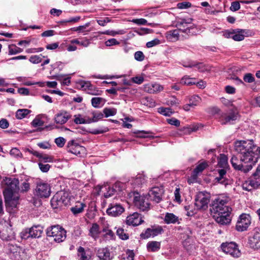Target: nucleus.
Returning a JSON list of instances; mask_svg holds the SVG:
<instances>
[{"label": "nucleus", "mask_w": 260, "mask_h": 260, "mask_svg": "<svg viewBox=\"0 0 260 260\" xmlns=\"http://www.w3.org/2000/svg\"><path fill=\"white\" fill-rule=\"evenodd\" d=\"M235 150L242 155V161L246 163L248 172L260 158V147L252 141H237L234 143Z\"/></svg>", "instance_id": "nucleus-1"}, {"label": "nucleus", "mask_w": 260, "mask_h": 260, "mask_svg": "<svg viewBox=\"0 0 260 260\" xmlns=\"http://www.w3.org/2000/svg\"><path fill=\"white\" fill-rule=\"evenodd\" d=\"M5 181L7 185V187L3 191L5 200L6 201L12 202V204L15 206L19 199L18 193L20 190L18 180L6 178Z\"/></svg>", "instance_id": "nucleus-2"}, {"label": "nucleus", "mask_w": 260, "mask_h": 260, "mask_svg": "<svg viewBox=\"0 0 260 260\" xmlns=\"http://www.w3.org/2000/svg\"><path fill=\"white\" fill-rule=\"evenodd\" d=\"M230 199L226 196H220L215 199L212 202L210 208L212 213H222L225 211H232L230 207L229 202Z\"/></svg>", "instance_id": "nucleus-3"}, {"label": "nucleus", "mask_w": 260, "mask_h": 260, "mask_svg": "<svg viewBox=\"0 0 260 260\" xmlns=\"http://www.w3.org/2000/svg\"><path fill=\"white\" fill-rule=\"evenodd\" d=\"M135 206L140 210L144 211L149 209L150 203L147 196H141L139 192L134 191L129 194Z\"/></svg>", "instance_id": "nucleus-4"}, {"label": "nucleus", "mask_w": 260, "mask_h": 260, "mask_svg": "<svg viewBox=\"0 0 260 260\" xmlns=\"http://www.w3.org/2000/svg\"><path fill=\"white\" fill-rule=\"evenodd\" d=\"M46 234L48 237L53 238L54 241L60 243L66 238V231L61 226L53 225L47 229Z\"/></svg>", "instance_id": "nucleus-5"}, {"label": "nucleus", "mask_w": 260, "mask_h": 260, "mask_svg": "<svg viewBox=\"0 0 260 260\" xmlns=\"http://www.w3.org/2000/svg\"><path fill=\"white\" fill-rule=\"evenodd\" d=\"M210 199L209 193L206 191H200L196 196L194 205L198 209L205 210L208 208Z\"/></svg>", "instance_id": "nucleus-6"}, {"label": "nucleus", "mask_w": 260, "mask_h": 260, "mask_svg": "<svg viewBox=\"0 0 260 260\" xmlns=\"http://www.w3.org/2000/svg\"><path fill=\"white\" fill-rule=\"evenodd\" d=\"M220 247L224 253L229 254L234 257H238L241 255V252L238 249L237 245L234 242L223 243Z\"/></svg>", "instance_id": "nucleus-7"}, {"label": "nucleus", "mask_w": 260, "mask_h": 260, "mask_svg": "<svg viewBox=\"0 0 260 260\" xmlns=\"http://www.w3.org/2000/svg\"><path fill=\"white\" fill-rule=\"evenodd\" d=\"M251 223V217L249 214H242L237 222L236 230L240 232L246 230Z\"/></svg>", "instance_id": "nucleus-8"}, {"label": "nucleus", "mask_w": 260, "mask_h": 260, "mask_svg": "<svg viewBox=\"0 0 260 260\" xmlns=\"http://www.w3.org/2000/svg\"><path fill=\"white\" fill-rule=\"evenodd\" d=\"M51 189L50 185L45 182H40L36 188V194L40 198H48L50 196Z\"/></svg>", "instance_id": "nucleus-9"}, {"label": "nucleus", "mask_w": 260, "mask_h": 260, "mask_svg": "<svg viewBox=\"0 0 260 260\" xmlns=\"http://www.w3.org/2000/svg\"><path fill=\"white\" fill-rule=\"evenodd\" d=\"M67 150L68 152L81 156L85 153L84 147L75 142L74 140H71L68 143Z\"/></svg>", "instance_id": "nucleus-10"}, {"label": "nucleus", "mask_w": 260, "mask_h": 260, "mask_svg": "<svg viewBox=\"0 0 260 260\" xmlns=\"http://www.w3.org/2000/svg\"><path fill=\"white\" fill-rule=\"evenodd\" d=\"M164 193V189L162 186H155L149 191L148 196L151 200L158 203L161 201Z\"/></svg>", "instance_id": "nucleus-11"}, {"label": "nucleus", "mask_w": 260, "mask_h": 260, "mask_svg": "<svg viewBox=\"0 0 260 260\" xmlns=\"http://www.w3.org/2000/svg\"><path fill=\"white\" fill-rule=\"evenodd\" d=\"M192 19L190 18H177L175 22V26L182 30V32H187L189 30V25L192 23Z\"/></svg>", "instance_id": "nucleus-12"}, {"label": "nucleus", "mask_w": 260, "mask_h": 260, "mask_svg": "<svg viewBox=\"0 0 260 260\" xmlns=\"http://www.w3.org/2000/svg\"><path fill=\"white\" fill-rule=\"evenodd\" d=\"M248 244L254 250L260 249V230L256 229L252 236L249 237Z\"/></svg>", "instance_id": "nucleus-13"}, {"label": "nucleus", "mask_w": 260, "mask_h": 260, "mask_svg": "<svg viewBox=\"0 0 260 260\" xmlns=\"http://www.w3.org/2000/svg\"><path fill=\"white\" fill-rule=\"evenodd\" d=\"M232 211H225L222 213H216L214 216L217 222L221 224H227L231 221V213Z\"/></svg>", "instance_id": "nucleus-14"}, {"label": "nucleus", "mask_w": 260, "mask_h": 260, "mask_svg": "<svg viewBox=\"0 0 260 260\" xmlns=\"http://www.w3.org/2000/svg\"><path fill=\"white\" fill-rule=\"evenodd\" d=\"M144 222L142 220L141 215L135 212L132 214L128 216L126 219V223L129 225L137 226Z\"/></svg>", "instance_id": "nucleus-15"}, {"label": "nucleus", "mask_w": 260, "mask_h": 260, "mask_svg": "<svg viewBox=\"0 0 260 260\" xmlns=\"http://www.w3.org/2000/svg\"><path fill=\"white\" fill-rule=\"evenodd\" d=\"M240 159L235 156H233L231 159V162L234 168L237 170H240L244 173H247L248 170H246V163L242 161V155L240 154Z\"/></svg>", "instance_id": "nucleus-16"}, {"label": "nucleus", "mask_w": 260, "mask_h": 260, "mask_svg": "<svg viewBox=\"0 0 260 260\" xmlns=\"http://www.w3.org/2000/svg\"><path fill=\"white\" fill-rule=\"evenodd\" d=\"M124 211V208L120 204H111L107 210L108 215L112 216H117Z\"/></svg>", "instance_id": "nucleus-17"}, {"label": "nucleus", "mask_w": 260, "mask_h": 260, "mask_svg": "<svg viewBox=\"0 0 260 260\" xmlns=\"http://www.w3.org/2000/svg\"><path fill=\"white\" fill-rule=\"evenodd\" d=\"M96 256L100 260H111L113 256L107 248H101L96 251Z\"/></svg>", "instance_id": "nucleus-18"}, {"label": "nucleus", "mask_w": 260, "mask_h": 260, "mask_svg": "<svg viewBox=\"0 0 260 260\" xmlns=\"http://www.w3.org/2000/svg\"><path fill=\"white\" fill-rule=\"evenodd\" d=\"M164 89V87L157 83H149L144 85V90L149 93L159 92Z\"/></svg>", "instance_id": "nucleus-19"}, {"label": "nucleus", "mask_w": 260, "mask_h": 260, "mask_svg": "<svg viewBox=\"0 0 260 260\" xmlns=\"http://www.w3.org/2000/svg\"><path fill=\"white\" fill-rule=\"evenodd\" d=\"M224 36L228 38H232L236 41H240L244 39V36L241 31L232 30V31H226L224 34Z\"/></svg>", "instance_id": "nucleus-20"}, {"label": "nucleus", "mask_w": 260, "mask_h": 260, "mask_svg": "<svg viewBox=\"0 0 260 260\" xmlns=\"http://www.w3.org/2000/svg\"><path fill=\"white\" fill-rule=\"evenodd\" d=\"M248 179L255 189L260 186V166L257 167L256 171Z\"/></svg>", "instance_id": "nucleus-21"}, {"label": "nucleus", "mask_w": 260, "mask_h": 260, "mask_svg": "<svg viewBox=\"0 0 260 260\" xmlns=\"http://www.w3.org/2000/svg\"><path fill=\"white\" fill-rule=\"evenodd\" d=\"M86 207V204L83 202L77 201L75 205L71 208V211L75 216L82 213L85 208Z\"/></svg>", "instance_id": "nucleus-22"}, {"label": "nucleus", "mask_w": 260, "mask_h": 260, "mask_svg": "<svg viewBox=\"0 0 260 260\" xmlns=\"http://www.w3.org/2000/svg\"><path fill=\"white\" fill-rule=\"evenodd\" d=\"M70 117L71 115L68 112L62 111L55 115L54 120L56 123L63 124L66 123Z\"/></svg>", "instance_id": "nucleus-23"}, {"label": "nucleus", "mask_w": 260, "mask_h": 260, "mask_svg": "<svg viewBox=\"0 0 260 260\" xmlns=\"http://www.w3.org/2000/svg\"><path fill=\"white\" fill-rule=\"evenodd\" d=\"M86 85L85 90L88 94L93 95H102L103 91L100 90L99 88L95 86L91 85L89 82H85Z\"/></svg>", "instance_id": "nucleus-24"}, {"label": "nucleus", "mask_w": 260, "mask_h": 260, "mask_svg": "<svg viewBox=\"0 0 260 260\" xmlns=\"http://www.w3.org/2000/svg\"><path fill=\"white\" fill-rule=\"evenodd\" d=\"M30 153L34 156L38 157L40 161L50 162L53 160V157L49 155L41 153L37 151H31Z\"/></svg>", "instance_id": "nucleus-25"}, {"label": "nucleus", "mask_w": 260, "mask_h": 260, "mask_svg": "<svg viewBox=\"0 0 260 260\" xmlns=\"http://www.w3.org/2000/svg\"><path fill=\"white\" fill-rule=\"evenodd\" d=\"M237 114L235 112H232L229 113L228 115L225 114L222 116L221 119V123L222 124H225L228 123H232L233 121L237 119Z\"/></svg>", "instance_id": "nucleus-26"}, {"label": "nucleus", "mask_w": 260, "mask_h": 260, "mask_svg": "<svg viewBox=\"0 0 260 260\" xmlns=\"http://www.w3.org/2000/svg\"><path fill=\"white\" fill-rule=\"evenodd\" d=\"M30 237L37 238L41 236L43 228L41 226H34L29 229Z\"/></svg>", "instance_id": "nucleus-27"}, {"label": "nucleus", "mask_w": 260, "mask_h": 260, "mask_svg": "<svg viewBox=\"0 0 260 260\" xmlns=\"http://www.w3.org/2000/svg\"><path fill=\"white\" fill-rule=\"evenodd\" d=\"M165 222L167 224L179 223V219L178 216L172 213H167L164 218Z\"/></svg>", "instance_id": "nucleus-28"}, {"label": "nucleus", "mask_w": 260, "mask_h": 260, "mask_svg": "<svg viewBox=\"0 0 260 260\" xmlns=\"http://www.w3.org/2000/svg\"><path fill=\"white\" fill-rule=\"evenodd\" d=\"M166 38L168 40L175 42L179 38V30L175 29L170 30L166 33Z\"/></svg>", "instance_id": "nucleus-29"}, {"label": "nucleus", "mask_w": 260, "mask_h": 260, "mask_svg": "<svg viewBox=\"0 0 260 260\" xmlns=\"http://www.w3.org/2000/svg\"><path fill=\"white\" fill-rule=\"evenodd\" d=\"M51 205L53 208L57 209L64 206L60 200V196L56 193L51 200Z\"/></svg>", "instance_id": "nucleus-30"}, {"label": "nucleus", "mask_w": 260, "mask_h": 260, "mask_svg": "<svg viewBox=\"0 0 260 260\" xmlns=\"http://www.w3.org/2000/svg\"><path fill=\"white\" fill-rule=\"evenodd\" d=\"M207 166L206 162H202L198 165L193 171V173L191 176L193 180L197 179V176L199 173L202 172Z\"/></svg>", "instance_id": "nucleus-31"}, {"label": "nucleus", "mask_w": 260, "mask_h": 260, "mask_svg": "<svg viewBox=\"0 0 260 260\" xmlns=\"http://www.w3.org/2000/svg\"><path fill=\"white\" fill-rule=\"evenodd\" d=\"M89 232L90 235L92 238L96 239L101 233L99 225L96 223H93L92 226L90 229Z\"/></svg>", "instance_id": "nucleus-32"}, {"label": "nucleus", "mask_w": 260, "mask_h": 260, "mask_svg": "<svg viewBox=\"0 0 260 260\" xmlns=\"http://www.w3.org/2000/svg\"><path fill=\"white\" fill-rule=\"evenodd\" d=\"M146 182V177L143 174H138L133 181V184L136 186H140Z\"/></svg>", "instance_id": "nucleus-33"}, {"label": "nucleus", "mask_w": 260, "mask_h": 260, "mask_svg": "<svg viewBox=\"0 0 260 260\" xmlns=\"http://www.w3.org/2000/svg\"><path fill=\"white\" fill-rule=\"evenodd\" d=\"M160 243L157 241L150 242L147 245L148 250L153 252L158 251L160 249Z\"/></svg>", "instance_id": "nucleus-34"}, {"label": "nucleus", "mask_w": 260, "mask_h": 260, "mask_svg": "<svg viewBox=\"0 0 260 260\" xmlns=\"http://www.w3.org/2000/svg\"><path fill=\"white\" fill-rule=\"evenodd\" d=\"M30 111L26 109H18L16 112V117L17 119H21L25 117Z\"/></svg>", "instance_id": "nucleus-35"}, {"label": "nucleus", "mask_w": 260, "mask_h": 260, "mask_svg": "<svg viewBox=\"0 0 260 260\" xmlns=\"http://www.w3.org/2000/svg\"><path fill=\"white\" fill-rule=\"evenodd\" d=\"M93 117L92 118H88V122H95L99 120L102 119L104 117V114L101 112H93L92 113Z\"/></svg>", "instance_id": "nucleus-36"}, {"label": "nucleus", "mask_w": 260, "mask_h": 260, "mask_svg": "<svg viewBox=\"0 0 260 260\" xmlns=\"http://www.w3.org/2000/svg\"><path fill=\"white\" fill-rule=\"evenodd\" d=\"M218 165L222 168H225L228 166V157L224 154H221L218 161Z\"/></svg>", "instance_id": "nucleus-37"}, {"label": "nucleus", "mask_w": 260, "mask_h": 260, "mask_svg": "<svg viewBox=\"0 0 260 260\" xmlns=\"http://www.w3.org/2000/svg\"><path fill=\"white\" fill-rule=\"evenodd\" d=\"M196 79L194 78H190L185 76L183 77L180 83L182 85H191L196 83Z\"/></svg>", "instance_id": "nucleus-38"}, {"label": "nucleus", "mask_w": 260, "mask_h": 260, "mask_svg": "<svg viewBox=\"0 0 260 260\" xmlns=\"http://www.w3.org/2000/svg\"><path fill=\"white\" fill-rule=\"evenodd\" d=\"M8 49L9 55L16 54L23 51V49L22 48L17 47L15 45H9Z\"/></svg>", "instance_id": "nucleus-39"}, {"label": "nucleus", "mask_w": 260, "mask_h": 260, "mask_svg": "<svg viewBox=\"0 0 260 260\" xmlns=\"http://www.w3.org/2000/svg\"><path fill=\"white\" fill-rule=\"evenodd\" d=\"M60 196V200L63 203L64 206L68 205L70 203V198L69 197V194L67 192H60L57 193Z\"/></svg>", "instance_id": "nucleus-40"}, {"label": "nucleus", "mask_w": 260, "mask_h": 260, "mask_svg": "<svg viewBox=\"0 0 260 260\" xmlns=\"http://www.w3.org/2000/svg\"><path fill=\"white\" fill-rule=\"evenodd\" d=\"M72 44H76L80 45L84 47H87L90 44L89 40L85 39L83 40L80 41L79 39H75L71 41Z\"/></svg>", "instance_id": "nucleus-41"}, {"label": "nucleus", "mask_w": 260, "mask_h": 260, "mask_svg": "<svg viewBox=\"0 0 260 260\" xmlns=\"http://www.w3.org/2000/svg\"><path fill=\"white\" fill-rule=\"evenodd\" d=\"M201 99L200 96L197 95H193L189 98V103L192 107H194L199 105L201 102Z\"/></svg>", "instance_id": "nucleus-42"}, {"label": "nucleus", "mask_w": 260, "mask_h": 260, "mask_svg": "<svg viewBox=\"0 0 260 260\" xmlns=\"http://www.w3.org/2000/svg\"><path fill=\"white\" fill-rule=\"evenodd\" d=\"M78 251L79 255L80 256V260H89L90 256L89 255L87 254L83 247H79Z\"/></svg>", "instance_id": "nucleus-43"}, {"label": "nucleus", "mask_w": 260, "mask_h": 260, "mask_svg": "<svg viewBox=\"0 0 260 260\" xmlns=\"http://www.w3.org/2000/svg\"><path fill=\"white\" fill-rule=\"evenodd\" d=\"M150 230L152 237L161 234L164 232V230L161 226L152 227L150 228Z\"/></svg>", "instance_id": "nucleus-44"}, {"label": "nucleus", "mask_w": 260, "mask_h": 260, "mask_svg": "<svg viewBox=\"0 0 260 260\" xmlns=\"http://www.w3.org/2000/svg\"><path fill=\"white\" fill-rule=\"evenodd\" d=\"M18 252L17 255L15 256L16 259L17 260H26L27 258V256L24 249L20 247V250H19Z\"/></svg>", "instance_id": "nucleus-45"}, {"label": "nucleus", "mask_w": 260, "mask_h": 260, "mask_svg": "<svg viewBox=\"0 0 260 260\" xmlns=\"http://www.w3.org/2000/svg\"><path fill=\"white\" fill-rule=\"evenodd\" d=\"M104 101V99L100 97H95L92 98L91 100V105L94 108L100 107V105L102 102Z\"/></svg>", "instance_id": "nucleus-46"}, {"label": "nucleus", "mask_w": 260, "mask_h": 260, "mask_svg": "<svg viewBox=\"0 0 260 260\" xmlns=\"http://www.w3.org/2000/svg\"><path fill=\"white\" fill-rule=\"evenodd\" d=\"M75 119H74V122L76 124H86V123H90L88 122V119L87 120H86L82 117H81V115H75L74 116Z\"/></svg>", "instance_id": "nucleus-47"}, {"label": "nucleus", "mask_w": 260, "mask_h": 260, "mask_svg": "<svg viewBox=\"0 0 260 260\" xmlns=\"http://www.w3.org/2000/svg\"><path fill=\"white\" fill-rule=\"evenodd\" d=\"M158 112L162 115L166 116H170L173 112L172 111L171 109L169 108H160L158 109Z\"/></svg>", "instance_id": "nucleus-48"}, {"label": "nucleus", "mask_w": 260, "mask_h": 260, "mask_svg": "<svg viewBox=\"0 0 260 260\" xmlns=\"http://www.w3.org/2000/svg\"><path fill=\"white\" fill-rule=\"evenodd\" d=\"M8 249L11 253L13 254L15 257L16 255H17V253H18V251L20 250V247L15 245L10 244L8 246Z\"/></svg>", "instance_id": "nucleus-49"}, {"label": "nucleus", "mask_w": 260, "mask_h": 260, "mask_svg": "<svg viewBox=\"0 0 260 260\" xmlns=\"http://www.w3.org/2000/svg\"><path fill=\"white\" fill-rule=\"evenodd\" d=\"M117 235L122 240H127L128 239V235L122 229H118L117 230Z\"/></svg>", "instance_id": "nucleus-50"}, {"label": "nucleus", "mask_w": 260, "mask_h": 260, "mask_svg": "<svg viewBox=\"0 0 260 260\" xmlns=\"http://www.w3.org/2000/svg\"><path fill=\"white\" fill-rule=\"evenodd\" d=\"M242 187L244 190L247 191H251L253 189H255V187H254V186L252 185V184L251 183L249 179L247 181H245L243 183Z\"/></svg>", "instance_id": "nucleus-51"}, {"label": "nucleus", "mask_w": 260, "mask_h": 260, "mask_svg": "<svg viewBox=\"0 0 260 260\" xmlns=\"http://www.w3.org/2000/svg\"><path fill=\"white\" fill-rule=\"evenodd\" d=\"M103 112L105 115L106 117H108L111 116L115 115L116 113V111L114 109L105 108Z\"/></svg>", "instance_id": "nucleus-52"}, {"label": "nucleus", "mask_w": 260, "mask_h": 260, "mask_svg": "<svg viewBox=\"0 0 260 260\" xmlns=\"http://www.w3.org/2000/svg\"><path fill=\"white\" fill-rule=\"evenodd\" d=\"M44 123V121L39 117H36L31 122L32 125L35 127L43 126Z\"/></svg>", "instance_id": "nucleus-53"}, {"label": "nucleus", "mask_w": 260, "mask_h": 260, "mask_svg": "<svg viewBox=\"0 0 260 260\" xmlns=\"http://www.w3.org/2000/svg\"><path fill=\"white\" fill-rule=\"evenodd\" d=\"M105 188L106 189H107V187L106 186L105 187ZM108 190L106 192L104 193V197L106 198L110 197L112 195L114 194V193L116 192V189H115V188H114L113 186V187L108 186Z\"/></svg>", "instance_id": "nucleus-54"}, {"label": "nucleus", "mask_w": 260, "mask_h": 260, "mask_svg": "<svg viewBox=\"0 0 260 260\" xmlns=\"http://www.w3.org/2000/svg\"><path fill=\"white\" fill-rule=\"evenodd\" d=\"M215 179L216 181V182H218L225 186L229 184L230 182V181L227 179L225 177H217Z\"/></svg>", "instance_id": "nucleus-55"}, {"label": "nucleus", "mask_w": 260, "mask_h": 260, "mask_svg": "<svg viewBox=\"0 0 260 260\" xmlns=\"http://www.w3.org/2000/svg\"><path fill=\"white\" fill-rule=\"evenodd\" d=\"M29 60L32 63L37 64L41 62L42 58L39 55H32L30 57Z\"/></svg>", "instance_id": "nucleus-56"}, {"label": "nucleus", "mask_w": 260, "mask_h": 260, "mask_svg": "<svg viewBox=\"0 0 260 260\" xmlns=\"http://www.w3.org/2000/svg\"><path fill=\"white\" fill-rule=\"evenodd\" d=\"M243 80L246 82L252 83L254 81V77L252 74L247 73L244 75Z\"/></svg>", "instance_id": "nucleus-57"}, {"label": "nucleus", "mask_w": 260, "mask_h": 260, "mask_svg": "<svg viewBox=\"0 0 260 260\" xmlns=\"http://www.w3.org/2000/svg\"><path fill=\"white\" fill-rule=\"evenodd\" d=\"M38 165L40 169L43 172H47L50 168V166L49 164H44L41 162H40Z\"/></svg>", "instance_id": "nucleus-58"}, {"label": "nucleus", "mask_w": 260, "mask_h": 260, "mask_svg": "<svg viewBox=\"0 0 260 260\" xmlns=\"http://www.w3.org/2000/svg\"><path fill=\"white\" fill-rule=\"evenodd\" d=\"M119 44L120 43L114 38L109 39L105 42V45L107 47L117 45Z\"/></svg>", "instance_id": "nucleus-59"}, {"label": "nucleus", "mask_w": 260, "mask_h": 260, "mask_svg": "<svg viewBox=\"0 0 260 260\" xmlns=\"http://www.w3.org/2000/svg\"><path fill=\"white\" fill-rule=\"evenodd\" d=\"M66 142V140L63 137H58L55 139V143L59 147H62Z\"/></svg>", "instance_id": "nucleus-60"}, {"label": "nucleus", "mask_w": 260, "mask_h": 260, "mask_svg": "<svg viewBox=\"0 0 260 260\" xmlns=\"http://www.w3.org/2000/svg\"><path fill=\"white\" fill-rule=\"evenodd\" d=\"M167 121L170 124L175 125L176 126H179L180 124V121L175 118L167 119Z\"/></svg>", "instance_id": "nucleus-61"}, {"label": "nucleus", "mask_w": 260, "mask_h": 260, "mask_svg": "<svg viewBox=\"0 0 260 260\" xmlns=\"http://www.w3.org/2000/svg\"><path fill=\"white\" fill-rule=\"evenodd\" d=\"M191 3L189 2H183L182 3H178L177 4V7L179 9H186L188 8H189L191 7Z\"/></svg>", "instance_id": "nucleus-62"}, {"label": "nucleus", "mask_w": 260, "mask_h": 260, "mask_svg": "<svg viewBox=\"0 0 260 260\" xmlns=\"http://www.w3.org/2000/svg\"><path fill=\"white\" fill-rule=\"evenodd\" d=\"M135 58L138 61H142L144 59V55L142 51H137L135 53Z\"/></svg>", "instance_id": "nucleus-63"}, {"label": "nucleus", "mask_w": 260, "mask_h": 260, "mask_svg": "<svg viewBox=\"0 0 260 260\" xmlns=\"http://www.w3.org/2000/svg\"><path fill=\"white\" fill-rule=\"evenodd\" d=\"M140 236L143 239H147L152 236L150 228H148L144 233H142Z\"/></svg>", "instance_id": "nucleus-64"}]
</instances>
